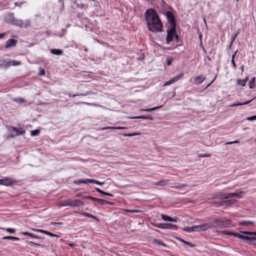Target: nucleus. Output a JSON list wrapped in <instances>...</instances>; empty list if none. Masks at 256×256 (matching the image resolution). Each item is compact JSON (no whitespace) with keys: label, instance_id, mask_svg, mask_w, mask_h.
I'll list each match as a JSON object with an SVG mask.
<instances>
[{"label":"nucleus","instance_id":"obj_19","mask_svg":"<svg viewBox=\"0 0 256 256\" xmlns=\"http://www.w3.org/2000/svg\"><path fill=\"white\" fill-rule=\"evenodd\" d=\"M130 118L132 119H136V118H142V119H149L152 120L153 118L152 117V116L148 115L146 116H134Z\"/></svg>","mask_w":256,"mask_h":256},{"label":"nucleus","instance_id":"obj_46","mask_svg":"<svg viewBox=\"0 0 256 256\" xmlns=\"http://www.w3.org/2000/svg\"><path fill=\"white\" fill-rule=\"evenodd\" d=\"M172 58H168L166 60V62H167L168 66H170L172 64Z\"/></svg>","mask_w":256,"mask_h":256},{"label":"nucleus","instance_id":"obj_38","mask_svg":"<svg viewBox=\"0 0 256 256\" xmlns=\"http://www.w3.org/2000/svg\"><path fill=\"white\" fill-rule=\"evenodd\" d=\"M242 233L246 234H249V235H255L256 236V232H248V231H244L242 232Z\"/></svg>","mask_w":256,"mask_h":256},{"label":"nucleus","instance_id":"obj_53","mask_svg":"<svg viewBox=\"0 0 256 256\" xmlns=\"http://www.w3.org/2000/svg\"><path fill=\"white\" fill-rule=\"evenodd\" d=\"M104 195L108 196H113V194H112L108 193V192H104Z\"/></svg>","mask_w":256,"mask_h":256},{"label":"nucleus","instance_id":"obj_9","mask_svg":"<svg viewBox=\"0 0 256 256\" xmlns=\"http://www.w3.org/2000/svg\"><path fill=\"white\" fill-rule=\"evenodd\" d=\"M160 217L163 220L166 222H177L176 218H172L164 214H162L160 215Z\"/></svg>","mask_w":256,"mask_h":256},{"label":"nucleus","instance_id":"obj_45","mask_svg":"<svg viewBox=\"0 0 256 256\" xmlns=\"http://www.w3.org/2000/svg\"><path fill=\"white\" fill-rule=\"evenodd\" d=\"M210 154H200L199 156L201 158H204V157H210Z\"/></svg>","mask_w":256,"mask_h":256},{"label":"nucleus","instance_id":"obj_8","mask_svg":"<svg viewBox=\"0 0 256 256\" xmlns=\"http://www.w3.org/2000/svg\"><path fill=\"white\" fill-rule=\"evenodd\" d=\"M4 62H6L7 66L8 67L10 66H18L21 64V62L20 61H16L14 60H8V61H4Z\"/></svg>","mask_w":256,"mask_h":256},{"label":"nucleus","instance_id":"obj_44","mask_svg":"<svg viewBox=\"0 0 256 256\" xmlns=\"http://www.w3.org/2000/svg\"><path fill=\"white\" fill-rule=\"evenodd\" d=\"M45 70L44 68H41L39 71V74L43 76L45 74Z\"/></svg>","mask_w":256,"mask_h":256},{"label":"nucleus","instance_id":"obj_2","mask_svg":"<svg viewBox=\"0 0 256 256\" xmlns=\"http://www.w3.org/2000/svg\"><path fill=\"white\" fill-rule=\"evenodd\" d=\"M171 16L172 20H170V26L167 30V36L166 43L169 44L172 42L174 37L177 40L178 39V36L176 32V23L174 18L170 13H168Z\"/></svg>","mask_w":256,"mask_h":256},{"label":"nucleus","instance_id":"obj_24","mask_svg":"<svg viewBox=\"0 0 256 256\" xmlns=\"http://www.w3.org/2000/svg\"><path fill=\"white\" fill-rule=\"evenodd\" d=\"M166 224L158 223V224H154V226H155L156 227H157L160 228L166 229Z\"/></svg>","mask_w":256,"mask_h":256},{"label":"nucleus","instance_id":"obj_1","mask_svg":"<svg viewBox=\"0 0 256 256\" xmlns=\"http://www.w3.org/2000/svg\"><path fill=\"white\" fill-rule=\"evenodd\" d=\"M144 17L150 31L156 32L162 30V24L154 9L150 8L146 10Z\"/></svg>","mask_w":256,"mask_h":256},{"label":"nucleus","instance_id":"obj_63","mask_svg":"<svg viewBox=\"0 0 256 256\" xmlns=\"http://www.w3.org/2000/svg\"><path fill=\"white\" fill-rule=\"evenodd\" d=\"M76 96V95H75V94H72V95L70 94V96H72V97H73V98H74V97Z\"/></svg>","mask_w":256,"mask_h":256},{"label":"nucleus","instance_id":"obj_57","mask_svg":"<svg viewBox=\"0 0 256 256\" xmlns=\"http://www.w3.org/2000/svg\"><path fill=\"white\" fill-rule=\"evenodd\" d=\"M22 3H18V2H15V6H20L22 5Z\"/></svg>","mask_w":256,"mask_h":256},{"label":"nucleus","instance_id":"obj_20","mask_svg":"<svg viewBox=\"0 0 256 256\" xmlns=\"http://www.w3.org/2000/svg\"><path fill=\"white\" fill-rule=\"evenodd\" d=\"M162 107V106H159L154 107V108H146V109L142 108V109H140V110L146 112H152V111L156 110H158Z\"/></svg>","mask_w":256,"mask_h":256},{"label":"nucleus","instance_id":"obj_47","mask_svg":"<svg viewBox=\"0 0 256 256\" xmlns=\"http://www.w3.org/2000/svg\"><path fill=\"white\" fill-rule=\"evenodd\" d=\"M34 230L36 232H40L43 233V234H46V230H41V229L35 230Z\"/></svg>","mask_w":256,"mask_h":256},{"label":"nucleus","instance_id":"obj_61","mask_svg":"<svg viewBox=\"0 0 256 256\" xmlns=\"http://www.w3.org/2000/svg\"><path fill=\"white\" fill-rule=\"evenodd\" d=\"M218 204V205H224L223 202H222V201L219 202Z\"/></svg>","mask_w":256,"mask_h":256},{"label":"nucleus","instance_id":"obj_15","mask_svg":"<svg viewBox=\"0 0 256 256\" xmlns=\"http://www.w3.org/2000/svg\"><path fill=\"white\" fill-rule=\"evenodd\" d=\"M50 52L53 54L60 56L62 54L63 51L60 49L52 48L50 50Z\"/></svg>","mask_w":256,"mask_h":256},{"label":"nucleus","instance_id":"obj_10","mask_svg":"<svg viewBox=\"0 0 256 256\" xmlns=\"http://www.w3.org/2000/svg\"><path fill=\"white\" fill-rule=\"evenodd\" d=\"M24 132L25 131L22 128H12L13 136L22 135Z\"/></svg>","mask_w":256,"mask_h":256},{"label":"nucleus","instance_id":"obj_39","mask_svg":"<svg viewBox=\"0 0 256 256\" xmlns=\"http://www.w3.org/2000/svg\"><path fill=\"white\" fill-rule=\"evenodd\" d=\"M84 198H86V199L90 200H94V201H96V202H97L98 200V198L91 196H86L84 197Z\"/></svg>","mask_w":256,"mask_h":256},{"label":"nucleus","instance_id":"obj_51","mask_svg":"<svg viewBox=\"0 0 256 256\" xmlns=\"http://www.w3.org/2000/svg\"><path fill=\"white\" fill-rule=\"evenodd\" d=\"M96 190L97 192H99V193H100V194H104V191H103V190H101L100 189V188H96Z\"/></svg>","mask_w":256,"mask_h":256},{"label":"nucleus","instance_id":"obj_35","mask_svg":"<svg viewBox=\"0 0 256 256\" xmlns=\"http://www.w3.org/2000/svg\"><path fill=\"white\" fill-rule=\"evenodd\" d=\"M4 61H8V60H0V67L6 68H8V66H7L6 64V62H4Z\"/></svg>","mask_w":256,"mask_h":256},{"label":"nucleus","instance_id":"obj_37","mask_svg":"<svg viewBox=\"0 0 256 256\" xmlns=\"http://www.w3.org/2000/svg\"><path fill=\"white\" fill-rule=\"evenodd\" d=\"M138 134H137V133H131V134L124 133V134H122V135L124 136H130V137L135 136H138Z\"/></svg>","mask_w":256,"mask_h":256},{"label":"nucleus","instance_id":"obj_6","mask_svg":"<svg viewBox=\"0 0 256 256\" xmlns=\"http://www.w3.org/2000/svg\"><path fill=\"white\" fill-rule=\"evenodd\" d=\"M222 232L223 234H226L234 235L238 238H239L240 239H242V240H246V241H250V240L251 239V238L250 237L244 236L240 233H234V232H228L226 230H223V231H222Z\"/></svg>","mask_w":256,"mask_h":256},{"label":"nucleus","instance_id":"obj_27","mask_svg":"<svg viewBox=\"0 0 256 256\" xmlns=\"http://www.w3.org/2000/svg\"><path fill=\"white\" fill-rule=\"evenodd\" d=\"M92 180V179H86V180H79L78 182V184H86L88 182L90 183V181Z\"/></svg>","mask_w":256,"mask_h":256},{"label":"nucleus","instance_id":"obj_41","mask_svg":"<svg viewBox=\"0 0 256 256\" xmlns=\"http://www.w3.org/2000/svg\"><path fill=\"white\" fill-rule=\"evenodd\" d=\"M246 120L250 121L256 120V115L250 117H248Z\"/></svg>","mask_w":256,"mask_h":256},{"label":"nucleus","instance_id":"obj_32","mask_svg":"<svg viewBox=\"0 0 256 256\" xmlns=\"http://www.w3.org/2000/svg\"><path fill=\"white\" fill-rule=\"evenodd\" d=\"M187 185L186 184H176V186H172V188H184V187H185Z\"/></svg>","mask_w":256,"mask_h":256},{"label":"nucleus","instance_id":"obj_18","mask_svg":"<svg viewBox=\"0 0 256 256\" xmlns=\"http://www.w3.org/2000/svg\"><path fill=\"white\" fill-rule=\"evenodd\" d=\"M168 180H160L159 182H158L154 184L156 186H164L168 184Z\"/></svg>","mask_w":256,"mask_h":256},{"label":"nucleus","instance_id":"obj_28","mask_svg":"<svg viewBox=\"0 0 256 256\" xmlns=\"http://www.w3.org/2000/svg\"><path fill=\"white\" fill-rule=\"evenodd\" d=\"M13 100L18 103H22L25 102V100L22 98H16L13 99Z\"/></svg>","mask_w":256,"mask_h":256},{"label":"nucleus","instance_id":"obj_50","mask_svg":"<svg viewBox=\"0 0 256 256\" xmlns=\"http://www.w3.org/2000/svg\"><path fill=\"white\" fill-rule=\"evenodd\" d=\"M107 129H109V130H116V127H114V126H108V127L103 128H102V130H107Z\"/></svg>","mask_w":256,"mask_h":256},{"label":"nucleus","instance_id":"obj_30","mask_svg":"<svg viewBox=\"0 0 256 256\" xmlns=\"http://www.w3.org/2000/svg\"><path fill=\"white\" fill-rule=\"evenodd\" d=\"M97 202L100 204L105 205L108 204V202L104 200L98 198Z\"/></svg>","mask_w":256,"mask_h":256},{"label":"nucleus","instance_id":"obj_23","mask_svg":"<svg viewBox=\"0 0 256 256\" xmlns=\"http://www.w3.org/2000/svg\"><path fill=\"white\" fill-rule=\"evenodd\" d=\"M254 222L252 221H248V220H244L240 222L241 225L242 226H252L254 224Z\"/></svg>","mask_w":256,"mask_h":256},{"label":"nucleus","instance_id":"obj_59","mask_svg":"<svg viewBox=\"0 0 256 256\" xmlns=\"http://www.w3.org/2000/svg\"><path fill=\"white\" fill-rule=\"evenodd\" d=\"M5 35L4 33H2L0 34V38H2Z\"/></svg>","mask_w":256,"mask_h":256},{"label":"nucleus","instance_id":"obj_5","mask_svg":"<svg viewBox=\"0 0 256 256\" xmlns=\"http://www.w3.org/2000/svg\"><path fill=\"white\" fill-rule=\"evenodd\" d=\"M210 226L208 224H202L198 226H186L182 230H183L190 232L194 231L200 232L202 230H205L210 228Z\"/></svg>","mask_w":256,"mask_h":256},{"label":"nucleus","instance_id":"obj_4","mask_svg":"<svg viewBox=\"0 0 256 256\" xmlns=\"http://www.w3.org/2000/svg\"><path fill=\"white\" fill-rule=\"evenodd\" d=\"M84 202L79 200L67 199L62 200L60 202V205L62 206H70L72 207H78L84 206Z\"/></svg>","mask_w":256,"mask_h":256},{"label":"nucleus","instance_id":"obj_62","mask_svg":"<svg viewBox=\"0 0 256 256\" xmlns=\"http://www.w3.org/2000/svg\"><path fill=\"white\" fill-rule=\"evenodd\" d=\"M0 185H3V182L2 179H0Z\"/></svg>","mask_w":256,"mask_h":256},{"label":"nucleus","instance_id":"obj_7","mask_svg":"<svg viewBox=\"0 0 256 256\" xmlns=\"http://www.w3.org/2000/svg\"><path fill=\"white\" fill-rule=\"evenodd\" d=\"M184 74L182 72H181L180 73V74H178V75L175 76L174 77L170 78L168 81H167L166 82H165L164 84H163V86H168V85H170L177 81H178V80H180V78H182L184 77Z\"/></svg>","mask_w":256,"mask_h":256},{"label":"nucleus","instance_id":"obj_49","mask_svg":"<svg viewBox=\"0 0 256 256\" xmlns=\"http://www.w3.org/2000/svg\"><path fill=\"white\" fill-rule=\"evenodd\" d=\"M22 234L24 236H32V234H31L29 232H22Z\"/></svg>","mask_w":256,"mask_h":256},{"label":"nucleus","instance_id":"obj_12","mask_svg":"<svg viewBox=\"0 0 256 256\" xmlns=\"http://www.w3.org/2000/svg\"><path fill=\"white\" fill-rule=\"evenodd\" d=\"M3 186H8L14 184V180L9 178H2Z\"/></svg>","mask_w":256,"mask_h":256},{"label":"nucleus","instance_id":"obj_60","mask_svg":"<svg viewBox=\"0 0 256 256\" xmlns=\"http://www.w3.org/2000/svg\"><path fill=\"white\" fill-rule=\"evenodd\" d=\"M84 104H87L88 106H92L93 105L92 104H90V103H88V102H84Z\"/></svg>","mask_w":256,"mask_h":256},{"label":"nucleus","instance_id":"obj_33","mask_svg":"<svg viewBox=\"0 0 256 256\" xmlns=\"http://www.w3.org/2000/svg\"><path fill=\"white\" fill-rule=\"evenodd\" d=\"M90 183L100 185V186L104 184V182H100L98 180H92H92L90 181Z\"/></svg>","mask_w":256,"mask_h":256},{"label":"nucleus","instance_id":"obj_52","mask_svg":"<svg viewBox=\"0 0 256 256\" xmlns=\"http://www.w3.org/2000/svg\"><path fill=\"white\" fill-rule=\"evenodd\" d=\"M239 142L238 141H237V140H235V141H234V142H228L226 143L227 144H236V143H238Z\"/></svg>","mask_w":256,"mask_h":256},{"label":"nucleus","instance_id":"obj_13","mask_svg":"<svg viewBox=\"0 0 256 256\" xmlns=\"http://www.w3.org/2000/svg\"><path fill=\"white\" fill-rule=\"evenodd\" d=\"M204 80L205 77L202 75H200L194 78V83L196 84H199L202 83Z\"/></svg>","mask_w":256,"mask_h":256},{"label":"nucleus","instance_id":"obj_54","mask_svg":"<svg viewBox=\"0 0 256 256\" xmlns=\"http://www.w3.org/2000/svg\"><path fill=\"white\" fill-rule=\"evenodd\" d=\"M126 128L122 127V126L116 127V130H124V129H126Z\"/></svg>","mask_w":256,"mask_h":256},{"label":"nucleus","instance_id":"obj_64","mask_svg":"<svg viewBox=\"0 0 256 256\" xmlns=\"http://www.w3.org/2000/svg\"><path fill=\"white\" fill-rule=\"evenodd\" d=\"M74 245V244H70V246H72Z\"/></svg>","mask_w":256,"mask_h":256},{"label":"nucleus","instance_id":"obj_42","mask_svg":"<svg viewBox=\"0 0 256 256\" xmlns=\"http://www.w3.org/2000/svg\"><path fill=\"white\" fill-rule=\"evenodd\" d=\"M6 230L8 232H10V233H11V234L14 233V232H16V230L14 228H7L6 229Z\"/></svg>","mask_w":256,"mask_h":256},{"label":"nucleus","instance_id":"obj_56","mask_svg":"<svg viewBox=\"0 0 256 256\" xmlns=\"http://www.w3.org/2000/svg\"><path fill=\"white\" fill-rule=\"evenodd\" d=\"M32 238H40V237H38V236L32 234V236H31Z\"/></svg>","mask_w":256,"mask_h":256},{"label":"nucleus","instance_id":"obj_34","mask_svg":"<svg viewBox=\"0 0 256 256\" xmlns=\"http://www.w3.org/2000/svg\"><path fill=\"white\" fill-rule=\"evenodd\" d=\"M180 240L183 242L184 244H187L189 246L191 247V248H193L194 246V244H192V243H190L189 242H188L184 240H182V239H180Z\"/></svg>","mask_w":256,"mask_h":256},{"label":"nucleus","instance_id":"obj_11","mask_svg":"<svg viewBox=\"0 0 256 256\" xmlns=\"http://www.w3.org/2000/svg\"><path fill=\"white\" fill-rule=\"evenodd\" d=\"M17 41L14 39H10L6 42L5 46L6 48H9L12 46H14L16 45Z\"/></svg>","mask_w":256,"mask_h":256},{"label":"nucleus","instance_id":"obj_22","mask_svg":"<svg viewBox=\"0 0 256 256\" xmlns=\"http://www.w3.org/2000/svg\"><path fill=\"white\" fill-rule=\"evenodd\" d=\"M248 86L250 88H253L255 86V77L252 78L248 82Z\"/></svg>","mask_w":256,"mask_h":256},{"label":"nucleus","instance_id":"obj_43","mask_svg":"<svg viewBox=\"0 0 256 256\" xmlns=\"http://www.w3.org/2000/svg\"><path fill=\"white\" fill-rule=\"evenodd\" d=\"M84 215L87 217H88V218H96L94 215H92L90 214L86 213V214H84Z\"/></svg>","mask_w":256,"mask_h":256},{"label":"nucleus","instance_id":"obj_21","mask_svg":"<svg viewBox=\"0 0 256 256\" xmlns=\"http://www.w3.org/2000/svg\"><path fill=\"white\" fill-rule=\"evenodd\" d=\"M166 229H171L172 230H176L178 227L176 225H173L170 224H166Z\"/></svg>","mask_w":256,"mask_h":256},{"label":"nucleus","instance_id":"obj_3","mask_svg":"<svg viewBox=\"0 0 256 256\" xmlns=\"http://www.w3.org/2000/svg\"><path fill=\"white\" fill-rule=\"evenodd\" d=\"M6 21L9 24H12L14 25H16L21 27L22 26H30V22L28 20H26L24 24L23 21L22 20L16 18L13 14H8L5 16Z\"/></svg>","mask_w":256,"mask_h":256},{"label":"nucleus","instance_id":"obj_25","mask_svg":"<svg viewBox=\"0 0 256 256\" xmlns=\"http://www.w3.org/2000/svg\"><path fill=\"white\" fill-rule=\"evenodd\" d=\"M26 244L32 246L38 247L40 246V244L30 241H26Z\"/></svg>","mask_w":256,"mask_h":256},{"label":"nucleus","instance_id":"obj_16","mask_svg":"<svg viewBox=\"0 0 256 256\" xmlns=\"http://www.w3.org/2000/svg\"><path fill=\"white\" fill-rule=\"evenodd\" d=\"M248 80V77H246L244 80H236V84L240 86H246V82H247Z\"/></svg>","mask_w":256,"mask_h":256},{"label":"nucleus","instance_id":"obj_14","mask_svg":"<svg viewBox=\"0 0 256 256\" xmlns=\"http://www.w3.org/2000/svg\"><path fill=\"white\" fill-rule=\"evenodd\" d=\"M254 99H252L249 101H248V102H242V103H241L240 102H234L231 104H230L228 106L230 107V108H232V107H234V106H242V105H245V104H249L250 102H252V100Z\"/></svg>","mask_w":256,"mask_h":256},{"label":"nucleus","instance_id":"obj_40","mask_svg":"<svg viewBox=\"0 0 256 256\" xmlns=\"http://www.w3.org/2000/svg\"><path fill=\"white\" fill-rule=\"evenodd\" d=\"M46 234L48 235V236H56V237L58 238L60 237L59 236H58L57 234H54L53 233H52L50 232H49L48 231H46Z\"/></svg>","mask_w":256,"mask_h":256},{"label":"nucleus","instance_id":"obj_55","mask_svg":"<svg viewBox=\"0 0 256 256\" xmlns=\"http://www.w3.org/2000/svg\"><path fill=\"white\" fill-rule=\"evenodd\" d=\"M216 76L211 81V82L208 84V86H206V88L208 87L216 80Z\"/></svg>","mask_w":256,"mask_h":256},{"label":"nucleus","instance_id":"obj_58","mask_svg":"<svg viewBox=\"0 0 256 256\" xmlns=\"http://www.w3.org/2000/svg\"><path fill=\"white\" fill-rule=\"evenodd\" d=\"M157 242V244H159L162 245L164 246H166V245L165 244H164V243L160 242Z\"/></svg>","mask_w":256,"mask_h":256},{"label":"nucleus","instance_id":"obj_36","mask_svg":"<svg viewBox=\"0 0 256 256\" xmlns=\"http://www.w3.org/2000/svg\"><path fill=\"white\" fill-rule=\"evenodd\" d=\"M40 130H35L31 131V135L32 136H38L40 134Z\"/></svg>","mask_w":256,"mask_h":256},{"label":"nucleus","instance_id":"obj_17","mask_svg":"<svg viewBox=\"0 0 256 256\" xmlns=\"http://www.w3.org/2000/svg\"><path fill=\"white\" fill-rule=\"evenodd\" d=\"M232 197H237L240 198V196L239 195V194L237 192H233V193H229L226 196H224L222 198H228Z\"/></svg>","mask_w":256,"mask_h":256},{"label":"nucleus","instance_id":"obj_48","mask_svg":"<svg viewBox=\"0 0 256 256\" xmlns=\"http://www.w3.org/2000/svg\"><path fill=\"white\" fill-rule=\"evenodd\" d=\"M127 211L132 213H138L141 212L140 210H127Z\"/></svg>","mask_w":256,"mask_h":256},{"label":"nucleus","instance_id":"obj_29","mask_svg":"<svg viewBox=\"0 0 256 256\" xmlns=\"http://www.w3.org/2000/svg\"><path fill=\"white\" fill-rule=\"evenodd\" d=\"M240 30H238L235 34L232 37L231 42H230V46H232V42L235 40L236 36L240 33Z\"/></svg>","mask_w":256,"mask_h":256},{"label":"nucleus","instance_id":"obj_31","mask_svg":"<svg viewBox=\"0 0 256 256\" xmlns=\"http://www.w3.org/2000/svg\"><path fill=\"white\" fill-rule=\"evenodd\" d=\"M238 50H236L234 54L232 56V63L234 67V68L236 69V65L234 62V57H235V56Z\"/></svg>","mask_w":256,"mask_h":256},{"label":"nucleus","instance_id":"obj_26","mask_svg":"<svg viewBox=\"0 0 256 256\" xmlns=\"http://www.w3.org/2000/svg\"><path fill=\"white\" fill-rule=\"evenodd\" d=\"M3 239H4V240H20V238L18 237H14V236H4L3 238Z\"/></svg>","mask_w":256,"mask_h":256}]
</instances>
